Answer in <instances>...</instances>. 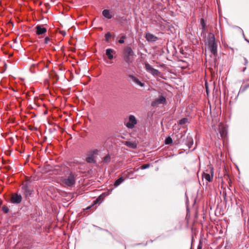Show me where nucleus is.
Masks as SVG:
<instances>
[{"mask_svg": "<svg viewBox=\"0 0 249 249\" xmlns=\"http://www.w3.org/2000/svg\"><path fill=\"white\" fill-rule=\"evenodd\" d=\"M123 55L125 63L129 65L134 61L135 54L130 47L126 46L123 50Z\"/></svg>", "mask_w": 249, "mask_h": 249, "instance_id": "1", "label": "nucleus"}, {"mask_svg": "<svg viewBox=\"0 0 249 249\" xmlns=\"http://www.w3.org/2000/svg\"><path fill=\"white\" fill-rule=\"evenodd\" d=\"M208 48L214 55L217 54V45L215 41L214 35L213 33H209L207 37Z\"/></svg>", "mask_w": 249, "mask_h": 249, "instance_id": "2", "label": "nucleus"}, {"mask_svg": "<svg viewBox=\"0 0 249 249\" xmlns=\"http://www.w3.org/2000/svg\"><path fill=\"white\" fill-rule=\"evenodd\" d=\"M99 150L97 149H94L90 150L87 154L86 161L88 163H95V158L99 155Z\"/></svg>", "mask_w": 249, "mask_h": 249, "instance_id": "3", "label": "nucleus"}, {"mask_svg": "<svg viewBox=\"0 0 249 249\" xmlns=\"http://www.w3.org/2000/svg\"><path fill=\"white\" fill-rule=\"evenodd\" d=\"M137 123V120L136 117L130 115L128 116V121L125 123L126 126L129 129L133 128Z\"/></svg>", "mask_w": 249, "mask_h": 249, "instance_id": "4", "label": "nucleus"}, {"mask_svg": "<svg viewBox=\"0 0 249 249\" xmlns=\"http://www.w3.org/2000/svg\"><path fill=\"white\" fill-rule=\"evenodd\" d=\"M63 182L67 185L71 186L75 182L74 175L72 174H70L63 180Z\"/></svg>", "mask_w": 249, "mask_h": 249, "instance_id": "5", "label": "nucleus"}, {"mask_svg": "<svg viewBox=\"0 0 249 249\" xmlns=\"http://www.w3.org/2000/svg\"><path fill=\"white\" fill-rule=\"evenodd\" d=\"M145 68L146 71L154 76H157L160 73L158 70L154 69L152 66L148 63L145 64Z\"/></svg>", "mask_w": 249, "mask_h": 249, "instance_id": "6", "label": "nucleus"}, {"mask_svg": "<svg viewBox=\"0 0 249 249\" xmlns=\"http://www.w3.org/2000/svg\"><path fill=\"white\" fill-rule=\"evenodd\" d=\"M35 29L37 36L42 35L47 32V29L42 25H37Z\"/></svg>", "mask_w": 249, "mask_h": 249, "instance_id": "7", "label": "nucleus"}, {"mask_svg": "<svg viewBox=\"0 0 249 249\" xmlns=\"http://www.w3.org/2000/svg\"><path fill=\"white\" fill-rule=\"evenodd\" d=\"M166 101L165 98L162 96H160L159 98L156 99L152 103V106H155L160 104H163Z\"/></svg>", "mask_w": 249, "mask_h": 249, "instance_id": "8", "label": "nucleus"}, {"mask_svg": "<svg viewBox=\"0 0 249 249\" xmlns=\"http://www.w3.org/2000/svg\"><path fill=\"white\" fill-rule=\"evenodd\" d=\"M22 197L20 195L14 194L12 195L11 201L13 203H19L21 201Z\"/></svg>", "mask_w": 249, "mask_h": 249, "instance_id": "9", "label": "nucleus"}, {"mask_svg": "<svg viewBox=\"0 0 249 249\" xmlns=\"http://www.w3.org/2000/svg\"><path fill=\"white\" fill-rule=\"evenodd\" d=\"M145 37L149 42L156 41L158 39V37L150 33H146L145 34Z\"/></svg>", "mask_w": 249, "mask_h": 249, "instance_id": "10", "label": "nucleus"}, {"mask_svg": "<svg viewBox=\"0 0 249 249\" xmlns=\"http://www.w3.org/2000/svg\"><path fill=\"white\" fill-rule=\"evenodd\" d=\"M128 77L130 78V79L133 82L136 84L137 85H139L141 87H143L144 86V84L142 83L136 77L132 75H129Z\"/></svg>", "mask_w": 249, "mask_h": 249, "instance_id": "11", "label": "nucleus"}, {"mask_svg": "<svg viewBox=\"0 0 249 249\" xmlns=\"http://www.w3.org/2000/svg\"><path fill=\"white\" fill-rule=\"evenodd\" d=\"M211 175H210L209 174L204 173L203 175V178H204L208 181L211 182L213 180V169L211 170Z\"/></svg>", "mask_w": 249, "mask_h": 249, "instance_id": "12", "label": "nucleus"}, {"mask_svg": "<svg viewBox=\"0 0 249 249\" xmlns=\"http://www.w3.org/2000/svg\"><path fill=\"white\" fill-rule=\"evenodd\" d=\"M22 189L23 191L24 192V193L26 196H30L32 193V191L29 188L27 185L23 184L22 187Z\"/></svg>", "mask_w": 249, "mask_h": 249, "instance_id": "13", "label": "nucleus"}, {"mask_svg": "<svg viewBox=\"0 0 249 249\" xmlns=\"http://www.w3.org/2000/svg\"><path fill=\"white\" fill-rule=\"evenodd\" d=\"M219 133L222 138H225L227 135V128L224 126L219 127Z\"/></svg>", "mask_w": 249, "mask_h": 249, "instance_id": "14", "label": "nucleus"}, {"mask_svg": "<svg viewBox=\"0 0 249 249\" xmlns=\"http://www.w3.org/2000/svg\"><path fill=\"white\" fill-rule=\"evenodd\" d=\"M103 15L107 19H110L112 18V16L109 10L105 9L102 12Z\"/></svg>", "mask_w": 249, "mask_h": 249, "instance_id": "15", "label": "nucleus"}, {"mask_svg": "<svg viewBox=\"0 0 249 249\" xmlns=\"http://www.w3.org/2000/svg\"><path fill=\"white\" fill-rule=\"evenodd\" d=\"M113 52V50L111 49H107L106 50V54L108 58L110 60H112L113 58V55L112 54Z\"/></svg>", "mask_w": 249, "mask_h": 249, "instance_id": "16", "label": "nucleus"}, {"mask_svg": "<svg viewBox=\"0 0 249 249\" xmlns=\"http://www.w3.org/2000/svg\"><path fill=\"white\" fill-rule=\"evenodd\" d=\"M125 145L127 147L133 149H134L137 147V144L135 142L130 141L125 142Z\"/></svg>", "mask_w": 249, "mask_h": 249, "instance_id": "17", "label": "nucleus"}, {"mask_svg": "<svg viewBox=\"0 0 249 249\" xmlns=\"http://www.w3.org/2000/svg\"><path fill=\"white\" fill-rule=\"evenodd\" d=\"M111 160L110 156L109 154L107 155L103 159V162L104 163L108 164Z\"/></svg>", "mask_w": 249, "mask_h": 249, "instance_id": "18", "label": "nucleus"}, {"mask_svg": "<svg viewBox=\"0 0 249 249\" xmlns=\"http://www.w3.org/2000/svg\"><path fill=\"white\" fill-rule=\"evenodd\" d=\"M124 179L123 177L120 178L115 181L114 185L115 186V187L118 186L121 183H122L124 181Z\"/></svg>", "mask_w": 249, "mask_h": 249, "instance_id": "19", "label": "nucleus"}, {"mask_svg": "<svg viewBox=\"0 0 249 249\" xmlns=\"http://www.w3.org/2000/svg\"><path fill=\"white\" fill-rule=\"evenodd\" d=\"M187 139H188L187 145H188V147L189 148H190L194 143V141H193V139L191 137L188 138Z\"/></svg>", "mask_w": 249, "mask_h": 249, "instance_id": "20", "label": "nucleus"}, {"mask_svg": "<svg viewBox=\"0 0 249 249\" xmlns=\"http://www.w3.org/2000/svg\"><path fill=\"white\" fill-rule=\"evenodd\" d=\"M188 122V119L187 118H183L179 121V124L180 125L186 124Z\"/></svg>", "mask_w": 249, "mask_h": 249, "instance_id": "21", "label": "nucleus"}, {"mask_svg": "<svg viewBox=\"0 0 249 249\" xmlns=\"http://www.w3.org/2000/svg\"><path fill=\"white\" fill-rule=\"evenodd\" d=\"M248 88H249V84L246 86H242L240 88L239 92H244Z\"/></svg>", "mask_w": 249, "mask_h": 249, "instance_id": "22", "label": "nucleus"}, {"mask_svg": "<svg viewBox=\"0 0 249 249\" xmlns=\"http://www.w3.org/2000/svg\"><path fill=\"white\" fill-rule=\"evenodd\" d=\"M200 23L202 26V30L204 31L205 29L206 23L203 18L201 19Z\"/></svg>", "mask_w": 249, "mask_h": 249, "instance_id": "23", "label": "nucleus"}, {"mask_svg": "<svg viewBox=\"0 0 249 249\" xmlns=\"http://www.w3.org/2000/svg\"><path fill=\"white\" fill-rule=\"evenodd\" d=\"M165 143L166 144H169L172 143V139L170 137H168L165 140Z\"/></svg>", "mask_w": 249, "mask_h": 249, "instance_id": "24", "label": "nucleus"}, {"mask_svg": "<svg viewBox=\"0 0 249 249\" xmlns=\"http://www.w3.org/2000/svg\"><path fill=\"white\" fill-rule=\"evenodd\" d=\"M126 38L125 36H122L121 38L118 40V42L120 44H123L124 42V39Z\"/></svg>", "mask_w": 249, "mask_h": 249, "instance_id": "25", "label": "nucleus"}, {"mask_svg": "<svg viewBox=\"0 0 249 249\" xmlns=\"http://www.w3.org/2000/svg\"><path fill=\"white\" fill-rule=\"evenodd\" d=\"M111 36V35L109 32L107 33L105 35V38L107 41H108V39Z\"/></svg>", "mask_w": 249, "mask_h": 249, "instance_id": "26", "label": "nucleus"}, {"mask_svg": "<svg viewBox=\"0 0 249 249\" xmlns=\"http://www.w3.org/2000/svg\"><path fill=\"white\" fill-rule=\"evenodd\" d=\"M150 166V165L149 164H143L142 166H141V169L143 170V169H145L146 168H148Z\"/></svg>", "mask_w": 249, "mask_h": 249, "instance_id": "27", "label": "nucleus"}, {"mask_svg": "<svg viewBox=\"0 0 249 249\" xmlns=\"http://www.w3.org/2000/svg\"><path fill=\"white\" fill-rule=\"evenodd\" d=\"M2 210L6 213H7L9 212V209L8 207H7L6 206H3L2 207Z\"/></svg>", "mask_w": 249, "mask_h": 249, "instance_id": "28", "label": "nucleus"}, {"mask_svg": "<svg viewBox=\"0 0 249 249\" xmlns=\"http://www.w3.org/2000/svg\"><path fill=\"white\" fill-rule=\"evenodd\" d=\"M50 39L49 37L47 36L45 38V39H44V43L46 44H47L49 43V42H50Z\"/></svg>", "mask_w": 249, "mask_h": 249, "instance_id": "29", "label": "nucleus"}, {"mask_svg": "<svg viewBox=\"0 0 249 249\" xmlns=\"http://www.w3.org/2000/svg\"><path fill=\"white\" fill-rule=\"evenodd\" d=\"M101 196H99L94 201V204H93V205H95L96 204H97L99 201H100L101 200Z\"/></svg>", "mask_w": 249, "mask_h": 249, "instance_id": "30", "label": "nucleus"}, {"mask_svg": "<svg viewBox=\"0 0 249 249\" xmlns=\"http://www.w3.org/2000/svg\"><path fill=\"white\" fill-rule=\"evenodd\" d=\"M244 59H245V63H247V62H248L247 59L246 58H244Z\"/></svg>", "mask_w": 249, "mask_h": 249, "instance_id": "31", "label": "nucleus"}, {"mask_svg": "<svg viewBox=\"0 0 249 249\" xmlns=\"http://www.w3.org/2000/svg\"><path fill=\"white\" fill-rule=\"evenodd\" d=\"M92 206H89V207H88L87 209H89L91 207H92Z\"/></svg>", "mask_w": 249, "mask_h": 249, "instance_id": "32", "label": "nucleus"}, {"mask_svg": "<svg viewBox=\"0 0 249 249\" xmlns=\"http://www.w3.org/2000/svg\"><path fill=\"white\" fill-rule=\"evenodd\" d=\"M201 249V247H200V246H198V247L197 249Z\"/></svg>", "mask_w": 249, "mask_h": 249, "instance_id": "33", "label": "nucleus"}, {"mask_svg": "<svg viewBox=\"0 0 249 249\" xmlns=\"http://www.w3.org/2000/svg\"><path fill=\"white\" fill-rule=\"evenodd\" d=\"M245 40H246L247 42H248L249 43V40H248V39H247L246 38H245Z\"/></svg>", "mask_w": 249, "mask_h": 249, "instance_id": "34", "label": "nucleus"}]
</instances>
